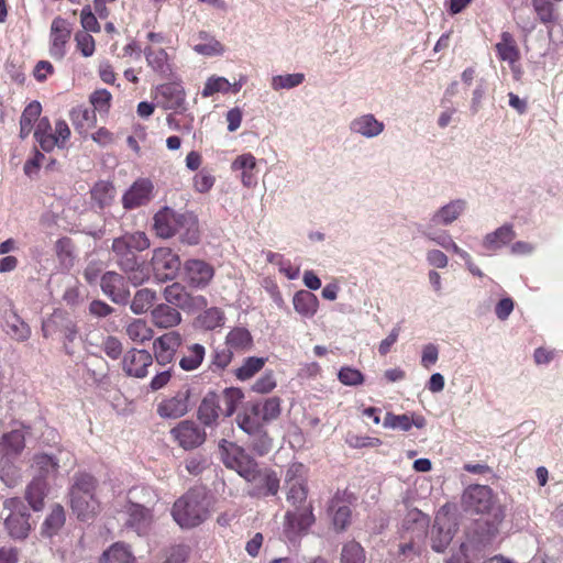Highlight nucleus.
I'll use <instances>...</instances> for the list:
<instances>
[{"label": "nucleus", "instance_id": "1", "mask_svg": "<svg viewBox=\"0 0 563 563\" xmlns=\"http://www.w3.org/2000/svg\"><path fill=\"white\" fill-rule=\"evenodd\" d=\"M462 506L467 512L482 515V518L470 526L471 537L481 541H492L496 538L506 511L489 486H468L462 495Z\"/></svg>", "mask_w": 563, "mask_h": 563}, {"label": "nucleus", "instance_id": "2", "mask_svg": "<svg viewBox=\"0 0 563 563\" xmlns=\"http://www.w3.org/2000/svg\"><path fill=\"white\" fill-rule=\"evenodd\" d=\"M172 516L181 528H194L202 523L209 517V501L205 489H189L175 501Z\"/></svg>", "mask_w": 563, "mask_h": 563}, {"label": "nucleus", "instance_id": "3", "mask_svg": "<svg viewBox=\"0 0 563 563\" xmlns=\"http://www.w3.org/2000/svg\"><path fill=\"white\" fill-rule=\"evenodd\" d=\"M286 488L287 503L294 507V509L287 510L285 515L286 528L292 532L305 531L314 522L312 507L307 503L308 487L301 485Z\"/></svg>", "mask_w": 563, "mask_h": 563}, {"label": "nucleus", "instance_id": "4", "mask_svg": "<svg viewBox=\"0 0 563 563\" xmlns=\"http://www.w3.org/2000/svg\"><path fill=\"white\" fill-rule=\"evenodd\" d=\"M219 450L221 460L228 468L234 470L247 482H256L260 471L258 464L243 448L222 439L219 443Z\"/></svg>", "mask_w": 563, "mask_h": 563}, {"label": "nucleus", "instance_id": "5", "mask_svg": "<svg viewBox=\"0 0 563 563\" xmlns=\"http://www.w3.org/2000/svg\"><path fill=\"white\" fill-rule=\"evenodd\" d=\"M42 332L45 338H60L66 354H74V351L70 349V344L76 340L79 329L77 321L68 312L59 309L55 310L51 316L43 320Z\"/></svg>", "mask_w": 563, "mask_h": 563}, {"label": "nucleus", "instance_id": "6", "mask_svg": "<svg viewBox=\"0 0 563 563\" xmlns=\"http://www.w3.org/2000/svg\"><path fill=\"white\" fill-rule=\"evenodd\" d=\"M0 516L11 538L23 540L29 536L32 529V523L30 522L31 515L27 507L20 498H7L3 501Z\"/></svg>", "mask_w": 563, "mask_h": 563}, {"label": "nucleus", "instance_id": "7", "mask_svg": "<svg viewBox=\"0 0 563 563\" xmlns=\"http://www.w3.org/2000/svg\"><path fill=\"white\" fill-rule=\"evenodd\" d=\"M163 295L167 305L180 309L186 313H196L208 306L205 296L191 295L183 284L177 282L166 286Z\"/></svg>", "mask_w": 563, "mask_h": 563}, {"label": "nucleus", "instance_id": "8", "mask_svg": "<svg viewBox=\"0 0 563 563\" xmlns=\"http://www.w3.org/2000/svg\"><path fill=\"white\" fill-rule=\"evenodd\" d=\"M71 465V456L68 451L59 450L57 454L37 453L32 459L31 467L36 476L42 478L55 476L62 466Z\"/></svg>", "mask_w": 563, "mask_h": 563}, {"label": "nucleus", "instance_id": "9", "mask_svg": "<svg viewBox=\"0 0 563 563\" xmlns=\"http://www.w3.org/2000/svg\"><path fill=\"white\" fill-rule=\"evenodd\" d=\"M454 533V522L443 507L435 515L434 522L430 531L431 549L439 553L444 552L451 543Z\"/></svg>", "mask_w": 563, "mask_h": 563}, {"label": "nucleus", "instance_id": "10", "mask_svg": "<svg viewBox=\"0 0 563 563\" xmlns=\"http://www.w3.org/2000/svg\"><path fill=\"white\" fill-rule=\"evenodd\" d=\"M173 439L184 450H192L206 441V431L191 420L180 421L170 430Z\"/></svg>", "mask_w": 563, "mask_h": 563}, {"label": "nucleus", "instance_id": "11", "mask_svg": "<svg viewBox=\"0 0 563 563\" xmlns=\"http://www.w3.org/2000/svg\"><path fill=\"white\" fill-rule=\"evenodd\" d=\"M189 388H181L175 395L164 398L157 405V415L164 419H177L185 416L190 409Z\"/></svg>", "mask_w": 563, "mask_h": 563}, {"label": "nucleus", "instance_id": "12", "mask_svg": "<svg viewBox=\"0 0 563 563\" xmlns=\"http://www.w3.org/2000/svg\"><path fill=\"white\" fill-rule=\"evenodd\" d=\"M213 275V267L202 260H188L183 266V280L192 288H205Z\"/></svg>", "mask_w": 563, "mask_h": 563}, {"label": "nucleus", "instance_id": "13", "mask_svg": "<svg viewBox=\"0 0 563 563\" xmlns=\"http://www.w3.org/2000/svg\"><path fill=\"white\" fill-rule=\"evenodd\" d=\"M156 104L165 110L184 111L186 102V92L181 85L177 82L162 84L156 87Z\"/></svg>", "mask_w": 563, "mask_h": 563}, {"label": "nucleus", "instance_id": "14", "mask_svg": "<svg viewBox=\"0 0 563 563\" xmlns=\"http://www.w3.org/2000/svg\"><path fill=\"white\" fill-rule=\"evenodd\" d=\"M100 287L106 296L113 302L126 305L130 298V290L125 285L124 277L117 272H107L101 276Z\"/></svg>", "mask_w": 563, "mask_h": 563}, {"label": "nucleus", "instance_id": "15", "mask_svg": "<svg viewBox=\"0 0 563 563\" xmlns=\"http://www.w3.org/2000/svg\"><path fill=\"white\" fill-rule=\"evenodd\" d=\"M153 364L151 353L145 350L132 349L122 360L123 371L128 376L143 378L147 375V368Z\"/></svg>", "mask_w": 563, "mask_h": 563}, {"label": "nucleus", "instance_id": "16", "mask_svg": "<svg viewBox=\"0 0 563 563\" xmlns=\"http://www.w3.org/2000/svg\"><path fill=\"white\" fill-rule=\"evenodd\" d=\"M69 23L63 18H55L51 25L49 54L53 58L62 60L66 54V44L70 37Z\"/></svg>", "mask_w": 563, "mask_h": 563}, {"label": "nucleus", "instance_id": "17", "mask_svg": "<svg viewBox=\"0 0 563 563\" xmlns=\"http://www.w3.org/2000/svg\"><path fill=\"white\" fill-rule=\"evenodd\" d=\"M125 514L128 516L125 527L132 529L139 536L147 534L153 523V514L148 508L140 504L130 503L125 507Z\"/></svg>", "mask_w": 563, "mask_h": 563}, {"label": "nucleus", "instance_id": "18", "mask_svg": "<svg viewBox=\"0 0 563 563\" xmlns=\"http://www.w3.org/2000/svg\"><path fill=\"white\" fill-rule=\"evenodd\" d=\"M181 213L183 212H177L169 207H164L157 211L153 218V228L156 235L162 239H169L176 235Z\"/></svg>", "mask_w": 563, "mask_h": 563}, {"label": "nucleus", "instance_id": "19", "mask_svg": "<svg viewBox=\"0 0 563 563\" xmlns=\"http://www.w3.org/2000/svg\"><path fill=\"white\" fill-rule=\"evenodd\" d=\"M153 185L148 179L136 180L122 197L123 208L132 210L146 205L152 198Z\"/></svg>", "mask_w": 563, "mask_h": 563}, {"label": "nucleus", "instance_id": "20", "mask_svg": "<svg viewBox=\"0 0 563 563\" xmlns=\"http://www.w3.org/2000/svg\"><path fill=\"white\" fill-rule=\"evenodd\" d=\"M181 345V336L178 332L172 331L157 338L154 343L155 358L158 364L166 365L170 363L177 349Z\"/></svg>", "mask_w": 563, "mask_h": 563}, {"label": "nucleus", "instance_id": "21", "mask_svg": "<svg viewBox=\"0 0 563 563\" xmlns=\"http://www.w3.org/2000/svg\"><path fill=\"white\" fill-rule=\"evenodd\" d=\"M490 541H481L470 536V527L466 529V541L452 551L448 563H473L479 558L482 547Z\"/></svg>", "mask_w": 563, "mask_h": 563}, {"label": "nucleus", "instance_id": "22", "mask_svg": "<svg viewBox=\"0 0 563 563\" xmlns=\"http://www.w3.org/2000/svg\"><path fill=\"white\" fill-rule=\"evenodd\" d=\"M350 132L365 139H374L385 130V124L372 113H365L354 118L349 124Z\"/></svg>", "mask_w": 563, "mask_h": 563}, {"label": "nucleus", "instance_id": "23", "mask_svg": "<svg viewBox=\"0 0 563 563\" xmlns=\"http://www.w3.org/2000/svg\"><path fill=\"white\" fill-rule=\"evenodd\" d=\"M253 484L249 494L253 497L275 496L279 490V478L275 472L271 470H260L256 482Z\"/></svg>", "mask_w": 563, "mask_h": 563}, {"label": "nucleus", "instance_id": "24", "mask_svg": "<svg viewBox=\"0 0 563 563\" xmlns=\"http://www.w3.org/2000/svg\"><path fill=\"white\" fill-rule=\"evenodd\" d=\"M179 351V366L186 372L197 369L206 355V347L199 343H185L181 344Z\"/></svg>", "mask_w": 563, "mask_h": 563}, {"label": "nucleus", "instance_id": "25", "mask_svg": "<svg viewBox=\"0 0 563 563\" xmlns=\"http://www.w3.org/2000/svg\"><path fill=\"white\" fill-rule=\"evenodd\" d=\"M152 261L155 269L166 271L165 279H173L180 268L179 256L167 247H159L155 250Z\"/></svg>", "mask_w": 563, "mask_h": 563}, {"label": "nucleus", "instance_id": "26", "mask_svg": "<svg viewBox=\"0 0 563 563\" xmlns=\"http://www.w3.org/2000/svg\"><path fill=\"white\" fill-rule=\"evenodd\" d=\"M181 243L196 245L200 239L198 218L192 212H183L177 233Z\"/></svg>", "mask_w": 563, "mask_h": 563}, {"label": "nucleus", "instance_id": "27", "mask_svg": "<svg viewBox=\"0 0 563 563\" xmlns=\"http://www.w3.org/2000/svg\"><path fill=\"white\" fill-rule=\"evenodd\" d=\"M256 167V158L251 153H244L235 157L231 163L233 172H241V183L246 188H252L256 185L257 180L253 173Z\"/></svg>", "mask_w": 563, "mask_h": 563}, {"label": "nucleus", "instance_id": "28", "mask_svg": "<svg viewBox=\"0 0 563 563\" xmlns=\"http://www.w3.org/2000/svg\"><path fill=\"white\" fill-rule=\"evenodd\" d=\"M152 322L161 329H169L181 322V314L178 309L167 303H159L151 311Z\"/></svg>", "mask_w": 563, "mask_h": 563}, {"label": "nucleus", "instance_id": "29", "mask_svg": "<svg viewBox=\"0 0 563 563\" xmlns=\"http://www.w3.org/2000/svg\"><path fill=\"white\" fill-rule=\"evenodd\" d=\"M111 251L120 269L129 272L136 268L137 257L121 236L113 240Z\"/></svg>", "mask_w": 563, "mask_h": 563}, {"label": "nucleus", "instance_id": "30", "mask_svg": "<svg viewBox=\"0 0 563 563\" xmlns=\"http://www.w3.org/2000/svg\"><path fill=\"white\" fill-rule=\"evenodd\" d=\"M466 201L464 199L451 200L446 205L439 208L432 216V221L442 224L443 227L451 225L457 220L466 209Z\"/></svg>", "mask_w": 563, "mask_h": 563}, {"label": "nucleus", "instance_id": "31", "mask_svg": "<svg viewBox=\"0 0 563 563\" xmlns=\"http://www.w3.org/2000/svg\"><path fill=\"white\" fill-rule=\"evenodd\" d=\"M428 526V516L417 508L409 509L401 523L402 530L411 532L418 540L426 537Z\"/></svg>", "mask_w": 563, "mask_h": 563}, {"label": "nucleus", "instance_id": "32", "mask_svg": "<svg viewBox=\"0 0 563 563\" xmlns=\"http://www.w3.org/2000/svg\"><path fill=\"white\" fill-rule=\"evenodd\" d=\"M495 48L498 57L507 62L511 69L515 70V64L520 59V51L512 34L507 31L503 32Z\"/></svg>", "mask_w": 563, "mask_h": 563}, {"label": "nucleus", "instance_id": "33", "mask_svg": "<svg viewBox=\"0 0 563 563\" xmlns=\"http://www.w3.org/2000/svg\"><path fill=\"white\" fill-rule=\"evenodd\" d=\"M80 501H76V495H70V506L77 518L86 521L93 518L100 509L97 495H79Z\"/></svg>", "mask_w": 563, "mask_h": 563}, {"label": "nucleus", "instance_id": "34", "mask_svg": "<svg viewBox=\"0 0 563 563\" xmlns=\"http://www.w3.org/2000/svg\"><path fill=\"white\" fill-rule=\"evenodd\" d=\"M515 236L514 227L511 224H504L484 236L483 246L488 251H497L509 244Z\"/></svg>", "mask_w": 563, "mask_h": 563}, {"label": "nucleus", "instance_id": "35", "mask_svg": "<svg viewBox=\"0 0 563 563\" xmlns=\"http://www.w3.org/2000/svg\"><path fill=\"white\" fill-rule=\"evenodd\" d=\"M220 415L218 394L210 391L201 400L198 408V419L205 426H212L217 422Z\"/></svg>", "mask_w": 563, "mask_h": 563}, {"label": "nucleus", "instance_id": "36", "mask_svg": "<svg viewBox=\"0 0 563 563\" xmlns=\"http://www.w3.org/2000/svg\"><path fill=\"white\" fill-rule=\"evenodd\" d=\"M294 309L305 318H312L319 308L318 297L309 290H299L292 298Z\"/></svg>", "mask_w": 563, "mask_h": 563}, {"label": "nucleus", "instance_id": "37", "mask_svg": "<svg viewBox=\"0 0 563 563\" xmlns=\"http://www.w3.org/2000/svg\"><path fill=\"white\" fill-rule=\"evenodd\" d=\"M236 423L246 434L252 435L264 429V423L258 413V406L251 405L243 412L236 416Z\"/></svg>", "mask_w": 563, "mask_h": 563}, {"label": "nucleus", "instance_id": "38", "mask_svg": "<svg viewBox=\"0 0 563 563\" xmlns=\"http://www.w3.org/2000/svg\"><path fill=\"white\" fill-rule=\"evenodd\" d=\"M5 333L18 342L26 341L31 336V328L15 312L5 316Z\"/></svg>", "mask_w": 563, "mask_h": 563}, {"label": "nucleus", "instance_id": "39", "mask_svg": "<svg viewBox=\"0 0 563 563\" xmlns=\"http://www.w3.org/2000/svg\"><path fill=\"white\" fill-rule=\"evenodd\" d=\"M144 55L148 67L155 73L164 76H168L172 73L170 65L168 63V54L165 49H154L151 46L144 48Z\"/></svg>", "mask_w": 563, "mask_h": 563}, {"label": "nucleus", "instance_id": "40", "mask_svg": "<svg viewBox=\"0 0 563 563\" xmlns=\"http://www.w3.org/2000/svg\"><path fill=\"white\" fill-rule=\"evenodd\" d=\"M47 485L42 478H33L25 489V499L34 511H40L44 507Z\"/></svg>", "mask_w": 563, "mask_h": 563}, {"label": "nucleus", "instance_id": "41", "mask_svg": "<svg viewBox=\"0 0 563 563\" xmlns=\"http://www.w3.org/2000/svg\"><path fill=\"white\" fill-rule=\"evenodd\" d=\"M98 481L89 473H77L73 477L70 495H76V501H80L79 495H96Z\"/></svg>", "mask_w": 563, "mask_h": 563}, {"label": "nucleus", "instance_id": "42", "mask_svg": "<svg viewBox=\"0 0 563 563\" xmlns=\"http://www.w3.org/2000/svg\"><path fill=\"white\" fill-rule=\"evenodd\" d=\"M100 563H135V558L129 545L117 542L103 552Z\"/></svg>", "mask_w": 563, "mask_h": 563}, {"label": "nucleus", "instance_id": "43", "mask_svg": "<svg viewBox=\"0 0 563 563\" xmlns=\"http://www.w3.org/2000/svg\"><path fill=\"white\" fill-rule=\"evenodd\" d=\"M243 397L244 395L241 389L233 387L225 388L220 395H218L221 415L224 417L232 416Z\"/></svg>", "mask_w": 563, "mask_h": 563}, {"label": "nucleus", "instance_id": "44", "mask_svg": "<svg viewBox=\"0 0 563 563\" xmlns=\"http://www.w3.org/2000/svg\"><path fill=\"white\" fill-rule=\"evenodd\" d=\"M70 118L76 131L80 134H86L97 121L95 110L84 107L73 109Z\"/></svg>", "mask_w": 563, "mask_h": 563}, {"label": "nucleus", "instance_id": "45", "mask_svg": "<svg viewBox=\"0 0 563 563\" xmlns=\"http://www.w3.org/2000/svg\"><path fill=\"white\" fill-rule=\"evenodd\" d=\"M225 344L232 351H249L253 345V339L247 329L238 327L227 334Z\"/></svg>", "mask_w": 563, "mask_h": 563}, {"label": "nucleus", "instance_id": "46", "mask_svg": "<svg viewBox=\"0 0 563 563\" xmlns=\"http://www.w3.org/2000/svg\"><path fill=\"white\" fill-rule=\"evenodd\" d=\"M65 510L60 505H54L51 512L42 525V534L45 537H53L65 525Z\"/></svg>", "mask_w": 563, "mask_h": 563}, {"label": "nucleus", "instance_id": "47", "mask_svg": "<svg viewBox=\"0 0 563 563\" xmlns=\"http://www.w3.org/2000/svg\"><path fill=\"white\" fill-rule=\"evenodd\" d=\"M51 131L52 126L49 120L47 118L40 119L35 128L34 137L45 152H51L57 144Z\"/></svg>", "mask_w": 563, "mask_h": 563}, {"label": "nucleus", "instance_id": "48", "mask_svg": "<svg viewBox=\"0 0 563 563\" xmlns=\"http://www.w3.org/2000/svg\"><path fill=\"white\" fill-rule=\"evenodd\" d=\"M41 111L42 107L37 101H32L26 106L20 119V135L22 139L31 133L34 122L40 118Z\"/></svg>", "mask_w": 563, "mask_h": 563}, {"label": "nucleus", "instance_id": "49", "mask_svg": "<svg viewBox=\"0 0 563 563\" xmlns=\"http://www.w3.org/2000/svg\"><path fill=\"white\" fill-rule=\"evenodd\" d=\"M198 38L203 41L194 46L196 53L205 56L222 55L224 52L223 45L207 32L201 31L198 33Z\"/></svg>", "mask_w": 563, "mask_h": 563}, {"label": "nucleus", "instance_id": "50", "mask_svg": "<svg viewBox=\"0 0 563 563\" xmlns=\"http://www.w3.org/2000/svg\"><path fill=\"white\" fill-rule=\"evenodd\" d=\"M198 323L206 330H213L224 324V312L217 307L203 308L202 312L198 316Z\"/></svg>", "mask_w": 563, "mask_h": 563}, {"label": "nucleus", "instance_id": "51", "mask_svg": "<svg viewBox=\"0 0 563 563\" xmlns=\"http://www.w3.org/2000/svg\"><path fill=\"white\" fill-rule=\"evenodd\" d=\"M156 292L148 288L137 290L131 301L130 308L133 313L142 314L146 312L154 303Z\"/></svg>", "mask_w": 563, "mask_h": 563}, {"label": "nucleus", "instance_id": "52", "mask_svg": "<svg viewBox=\"0 0 563 563\" xmlns=\"http://www.w3.org/2000/svg\"><path fill=\"white\" fill-rule=\"evenodd\" d=\"M114 187L111 183L100 180L91 189V198L99 208L109 206L114 198Z\"/></svg>", "mask_w": 563, "mask_h": 563}, {"label": "nucleus", "instance_id": "53", "mask_svg": "<svg viewBox=\"0 0 563 563\" xmlns=\"http://www.w3.org/2000/svg\"><path fill=\"white\" fill-rule=\"evenodd\" d=\"M366 554L364 548L356 541L352 540L343 544L340 563H365Z\"/></svg>", "mask_w": 563, "mask_h": 563}, {"label": "nucleus", "instance_id": "54", "mask_svg": "<svg viewBox=\"0 0 563 563\" xmlns=\"http://www.w3.org/2000/svg\"><path fill=\"white\" fill-rule=\"evenodd\" d=\"M126 334L132 341L143 343L153 338V330L148 327L146 321L135 319L128 324Z\"/></svg>", "mask_w": 563, "mask_h": 563}, {"label": "nucleus", "instance_id": "55", "mask_svg": "<svg viewBox=\"0 0 563 563\" xmlns=\"http://www.w3.org/2000/svg\"><path fill=\"white\" fill-rule=\"evenodd\" d=\"M329 510L333 512V525L334 527L342 531L350 523L351 510L346 505H340L336 497L331 500V505Z\"/></svg>", "mask_w": 563, "mask_h": 563}, {"label": "nucleus", "instance_id": "56", "mask_svg": "<svg viewBox=\"0 0 563 563\" xmlns=\"http://www.w3.org/2000/svg\"><path fill=\"white\" fill-rule=\"evenodd\" d=\"M252 405L258 406V413L263 422L273 421L280 415V400L277 397H271L264 402H255Z\"/></svg>", "mask_w": 563, "mask_h": 563}, {"label": "nucleus", "instance_id": "57", "mask_svg": "<svg viewBox=\"0 0 563 563\" xmlns=\"http://www.w3.org/2000/svg\"><path fill=\"white\" fill-rule=\"evenodd\" d=\"M265 361L264 357L255 356L245 358L243 365L235 371L236 377L241 380L250 379L263 368Z\"/></svg>", "mask_w": 563, "mask_h": 563}, {"label": "nucleus", "instance_id": "58", "mask_svg": "<svg viewBox=\"0 0 563 563\" xmlns=\"http://www.w3.org/2000/svg\"><path fill=\"white\" fill-rule=\"evenodd\" d=\"M3 445L8 454H20L25 448L24 433L21 430H12L3 437Z\"/></svg>", "mask_w": 563, "mask_h": 563}, {"label": "nucleus", "instance_id": "59", "mask_svg": "<svg viewBox=\"0 0 563 563\" xmlns=\"http://www.w3.org/2000/svg\"><path fill=\"white\" fill-rule=\"evenodd\" d=\"M305 80L302 73L277 75L272 78V88L274 90L291 89L301 85Z\"/></svg>", "mask_w": 563, "mask_h": 563}, {"label": "nucleus", "instance_id": "60", "mask_svg": "<svg viewBox=\"0 0 563 563\" xmlns=\"http://www.w3.org/2000/svg\"><path fill=\"white\" fill-rule=\"evenodd\" d=\"M306 475H307V470L303 464H301V463L290 464L285 474L286 487L307 485Z\"/></svg>", "mask_w": 563, "mask_h": 563}, {"label": "nucleus", "instance_id": "61", "mask_svg": "<svg viewBox=\"0 0 563 563\" xmlns=\"http://www.w3.org/2000/svg\"><path fill=\"white\" fill-rule=\"evenodd\" d=\"M440 223L433 222L432 218H430L429 222L424 225L419 227V232L429 241L435 243L441 246V242L444 241L449 236V232L445 230L438 229Z\"/></svg>", "mask_w": 563, "mask_h": 563}, {"label": "nucleus", "instance_id": "62", "mask_svg": "<svg viewBox=\"0 0 563 563\" xmlns=\"http://www.w3.org/2000/svg\"><path fill=\"white\" fill-rule=\"evenodd\" d=\"M250 445L261 456L267 454L273 445L265 428L250 435Z\"/></svg>", "mask_w": 563, "mask_h": 563}, {"label": "nucleus", "instance_id": "63", "mask_svg": "<svg viewBox=\"0 0 563 563\" xmlns=\"http://www.w3.org/2000/svg\"><path fill=\"white\" fill-rule=\"evenodd\" d=\"M266 260L279 267V272L284 273L288 279H296L299 276V267H292L289 261L284 260L278 253L267 252Z\"/></svg>", "mask_w": 563, "mask_h": 563}, {"label": "nucleus", "instance_id": "64", "mask_svg": "<svg viewBox=\"0 0 563 563\" xmlns=\"http://www.w3.org/2000/svg\"><path fill=\"white\" fill-rule=\"evenodd\" d=\"M121 238L126 242L128 246L135 253L142 252L150 247L151 242L144 232L136 231L133 233H125Z\"/></svg>", "mask_w": 563, "mask_h": 563}]
</instances>
